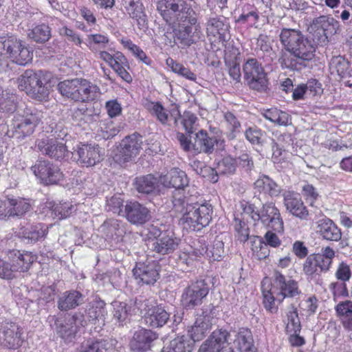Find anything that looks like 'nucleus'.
Wrapping results in <instances>:
<instances>
[{"label": "nucleus", "mask_w": 352, "mask_h": 352, "mask_svg": "<svg viewBox=\"0 0 352 352\" xmlns=\"http://www.w3.org/2000/svg\"><path fill=\"white\" fill-rule=\"evenodd\" d=\"M192 0H158L157 10L166 20L170 21L168 12L171 11L177 16V23L173 28L174 43L182 48L189 47L199 37L200 25L192 9Z\"/></svg>", "instance_id": "f257e3e1"}, {"label": "nucleus", "mask_w": 352, "mask_h": 352, "mask_svg": "<svg viewBox=\"0 0 352 352\" xmlns=\"http://www.w3.org/2000/svg\"><path fill=\"white\" fill-rule=\"evenodd\" d=\"M279 38L285 49L280 51L278 60L282 69L300 71L314 58L316 44L299 30L283 28Z\"/></svg>", "instance_id": "f03ea898"}, {"label": "nucleus", "mask_w": 352, "mask_h": 352, "mask_svg": "<svg viewBox=\"0 0 352 352\" xmlns=\"http://www.w3.org/2000/svg\"><path fill=\"white\" fill-rule=\"evenodd\" d=\"M175 212L182 214L179 223L185 229L199 231L208 226L212 218L213 208L208 203H193L192 196L182 197L180 194L173 200Z\"/></svg>", "instance_id": "7ed1b4c3"}, {"label": "nucleus", "mask_w": 352, "mask_h": 352, "mask_svg": "<svg viewBox=\"0 0 352 352\" xmlns=\"http://www.w3.org/2000/svg\"><path fill=\"white\" fill-rule=\"evenodd\" d=\"M250 218L254 225L261 221L262 225L268 230L277 233H282L284 230V223L279 210L274 203L269 202L263 205L260 210L254 204L247 203L243 206V220L248 221Z\"/></svg>", "instance_id": "20e7f679"}, {"label": "nucleus", "mask_w": 352, "mask_h": 352, "mask_svg": "<svg viewBox=\"0 0 352 352\" xmlns=\"http://www.w3.org/2000/svg\"><path fill=\"white\" fill-rule=\"evenodd\" d=\"M335 254V251L327 246L322 248L320 253L310 254L305 258L302 272L309 282L316 285L322 284L321 273H327L329 271Z\"/></svg>", "instance_id": "39448f33"}, {"label": "nucleus", "mask_w": 352, "mask_h": 352, "mask_svg": "<svg viewBox=\"0 0 352 352\" xmlns=\"http://www.w3.org/2000/svg\"><path fill=\"white\" fill-rule=\"evenodd\" d=\"M18 87L38 101L47 100L50 94L47 80L41 71L28 69L17 79Z\"/></svg>", "instance_id": "423d86ee"}, {"label": "nucleus", "mask_w": 352, "mask_h": 352, "mask_svg": "<svg viewBox=\"0 0 352 352\" xmlns=\"http://www.w3.org/2000/svg\"><path fill=\"white\" fill-rule=\"evenodd\" d=\"M41 120V116L39 113L26 109L22 113H17L14 115L8 135L16 138L28 136L34 132Z\"/></svg>", "instance_id": "0eeeda50"}, {"label": "nucleus", "mask_w": 352, "mask_h": 352, "mask_svg": "<svg viewBox=\"0 0 352 352\" xmlns=\"http://www.w3.org/2000/svg\"><path fill=\"white\" fill-rule=\"evenodd\" d=\"M148 247L153 252L162 254L173 252L179 246L180 239L168 231L162 232L157 227H151L148 232Z\"/></svg>", "instance_id": "6e6552de"}, {"label": "nucleus", "mask_w": 352, "mask_h": 352, "mask_svg": "<svg viewBox=\"0 0 352 352\" xmlns=\"http://www.w3.org/2000/svg\"><path fill=\"white\" fill-rule=\"evenodd\" d=\"M6 51L8 58L13 62L20 65H25L32 60L33 54L25 44L11 35L1 36L0 38V47Z\"/></svg>", "instance_id": "1a4fd4ad"}, {"label": "nucleus", "mask_w": 352, "mask_h": 352, "mask_svg": "<svg viewBox=\"0 0 352 352\" xmlns=\"http://www.w3.org/2000/svg\"><path fill=\"white\" fill-rule=\"evenodd\" d=\"M209 293V286L204 280L191 282L182 292L180 302L185 309H193L201 305Z\"/></svg>", "instance_id": "9d476101"}, {"label": "nucleus", "mask_w": 352, "mask_h": 352, "mask_svg": "<svg viewBox=\"0 0 352 352\" xmlns=\"http://www.w3.org/2000/svg\"><path fill=\"white\" fill-rule=\"evenodd\" d=\"M272 294L276 295L278 302H283L285 299L293 298L301 294L298 283L291 278H287L279 271H274L273 282L270 285Z\"/></svg>", "instance_id": "9b49d317"}, {"label": "nucleus", "mask_w": 352, "mask_h": 352, "mask_svg": "<svg viewBox=\"0 0 352 352\" xmlns=\"http://www.w3.org/2000/svg\"><path fill=\"white\" fill-rule=\"evenodd\" d=\"M244 78L248 87L257 91H263L267 87L266 73L256 58H249L243 64Z\"/></svg>", "instance_id": "f8f14e48"}, {"label": "nucleus", "mask_w": 352, "mask_h": 352, "mask_svg": "<svg viewBox=\"0 0 352 352\" xmlns=\"http://www.w3.org/2000/svg\"><path fill=\"white\" fill-rule=\"evenodd\" d=\"M142 138L138 133H133L122 140L113 156L116 162L122 164L133 160L142 149Z\"/></svg>", "instance_id": "ddd939ff"}, {"label": "nucleus", "mask_w": 352, "mask_h": 352, "mask_svg": "<svg viewBox=\"0 0 352 352\" xmlns=\"http://www.w3.org/2000/svg\"><path fill=\"white\" fill-rule=\"evenodd\" d=\"M23 329L13 322H0V345L9 349L19 348L23 341Z\"/></svg>", "instance_id": "4468645a"}, {"label": "nucleus", "mask_w": 352, "mask_h": 352, "mask_svg": "<svg viewBox=\"0 0 352 352\" xmlns=\"http://www.w3.org/2000/svg\"><path fill=\"white\" fill-rule=\"evenodd\" d=\"M32 170L44 185L57 184L63 179L60 168L48 161H38L32 166Z\"/></svg>", "instance_id": "2eb2a0df"}, {"label": "nucleus", "mask_w": 352, "mask_h": 352, "mask_svg": "<svg viewBox=\"0 0 352 352\" xmlns=\"http://www.w3.org/2000/svg\"><path fill=\"white\" fill-rule=\"evenodd\" d=\"M160 266L155 261L138 262L133 270L138 284L153 285L159 278Z\"/></svg>", "instance_id": "dca6fc26"}, {"label": "nucleus", "mask_w": 352, "mask_h": 352, "mask_svg": "<svg viewBox=\"0 0 352 352\" xmlns=\"http://www.w3.org/2000/svg\"><path fill=\"white\" fill-rule=\"evenodd\" d=\"M73 156L78 164L89 167L100 162L102 155L98 145L80 144L76 146Z\"/></svg>", "instance_id": "f3484780"}, {"label": "nucleus", "mask_w": 352, "mask_h": 352, "mask_svg": "<svg viewBox=\"0 0 352 352\" xmlns=\"http://www.w3.org/2000/svg\"><path fill=\"white\" fill-rule=\"evenodd\" d=\"M30 208L28 200L17 197H6L0 199V219L14 216H21Z\"/></svg>", "instance_id": "a211bd4d"}, {"label": "nucleus", "mask_w": 352, "mask_h": 352, "mask_svg": "<svg viewBox=\"0 0 352 352\" xmlns=\"http://www.w3.org/2000/svg\"><path fill=\"white\" fill-rule=\"evenodd\" d=\"M158 182L166 188H174L177 189V192L173 195L180 194L182 197H186L183 195L184 188L188 185V178L186 173L177 168H174L170 170L166 174L162 175Z\"/></svg>", "instance_id": "6ab92c4d"}, {"label": "nucleus", "mask_w": 352, "mask_h": 352, "mask_svg": "<svg viewBox=\"0 0 352 352\" xmlns=\"http://www.w3.org/2000/svg\"><path fill=\"white\" fill-rule=\"evenodd\" d=\"M223 243L221 241H217L212 250L208 251V247L204 239L198 240L197 243H194V247H190L188 251V257L192 259H197L198 258L206 255L214 261H219L223 254Z\"/></svg>", "instance_id": "aec40b11"}, {"label": "nucleus", "mask_w": 352, "mask_h": 352, "mask_svg": "<svg viewBox=\"0 0 352 352\" xmlns=\"http://www.w3.org/2000/svg\"><path fill=\"white\" fill-rule=\"evenodd\" d=\"M48 226L42 223H26L15 231L16 235L27 243H34L45 238L48 232Z\"/></svg>", "instance_id": "412c9836"}, {"label": "nucleus", "mask_w": 352, "mask_h": 352, "mask_svg": "<svg viewBox=\"0 0 352 352\" xmlns=\"http://www.w3.org/2000/svg\"><path fill=\"white\" fill-rule=\"evenodd\" d=\"M37 146L42 153L56 160H62L69 153L63 140L42 139L38 140Z\"/></svg>", "instance_id": "4be33fe9"}, {"label": "nucleus", "mask_w": 352, "mask_h": 352, "mask_svg": "<svg viewBox=\"0 0 352 352\" xmlns=\"http://www.w3.org/2000/svg\"><path fill=\"white\" fill-rule=\"evenodd\" d=\"M144 305V320L146 324L151 327H161L168 322L170 314L163 307L149 302H146Z\"/></svg>", "instance_id": "5701e85b"}, {"label": "nucleus", "mask_w": 352, "mask_h": 352, "mask_svg": "<svg viewBox=\"0 0 352 352\" xmlns=\"http://www.w3.org/2000/svg\"><path fill=\"white\" fill-rule=\"evenodd\" d=\"M329 69L331 74H338L346 87H352V68L347 58L340 55L333 56L329 61Z\"/></svg>", "instance_id": "b1692460"}, {"label": "nucleus", "mask_w": 352, "mask_h": 352, "mask_svg": "<svg viewBox=\"0 0 352 352\" xmlns=\"http://www.w3.org/2000/svg\"><path fill=\"white\" fill-rule=\"evenodd\" d=\"M121 5L125 13L136 22L140 29L146 28L147 16L140 0H122Z\"/></svg>", "instance_id": "393cba45"}, {"label": "nucleus", "mask_w": 352, "mask_h": 352, "mask_svg": "<svg viewBox=\"0 0 352 352\" xmlns=\"http://www.w3.org/2000/svg\"><path fill=\"white\" fill-rule=\"evenodd\" d=\"M284 205L294 216L303 220L309 215V212L302 201L299 193L294 191H286L283 193Z\"/></svg>", "instance_id": "a878e982"}, {"label": "nucleus", "mask_w": 352, "mask_h": 352, "mask_svg": "<svg viewBox=\"0 0 352 352\" xmlns=\"http://www.w3.org/2000/svg\"><path fill=\"white\" fill-rule=\"evenodd\" d=\"M133 224L142 225L148 221L151 217L147 208L137 201L128 202L122 214Z\"/></svg>", "instance_id": "bb28decb"}, {"label": "nucleus", "mask_w": 352, "mask_h": 352, "mask_svg": "<svg viewBox=\"0 0 352 352\" xmlns=\"http://www.w3.org/2000/svg\"><path fill=\"white\" fill-rule=\"evenodd\" d=\"M55 324L57 333L65 342H72L77 333L79 325H82L80 318L75 316H68L64 322L56 320Z\"/></svg>", "instance_id": "cd10ccee"}, {"label": "nucleus", "mask_w": 352, "mask_h": 352, "mask_svg": "<svg viewBox=\"0 0 352 352\" xmlns=\"http://www.w3.org/2000/svg\"><path fill=\"white\" fill-rule=\"evenodd\" d=\"M11 263L10 269L12 270V277L14 272H25L36 261V257L30 252L16 250L10 252L9 256Z\"/></svg>", "instance_id": "c85d7f7f"}, {"label": "nucleus", "mask_w": 352, "mask_h": 352, "mask_svg": "<svg viewBox=\"0 0 352 352\" xmlns=\"http://www.w3.org/2000/svg\"><path fill=\"white\" fill-rule=\"evenodd\" d=\"M228 333L221 329L214 331L200 346L197 352H221L226 347Z\"/></svg>", "instance_id": "c756f323"}, {"label": "nucleus", "mask_w": 352, "mask_h": 352, "mask_svg": "<svg viewBox=\"0 0 352 352\" xmlns=\"http://www.w3.org/2000/svg\"><path fill=\"white\" fill-rule=\"evenodd\" d=\"M157 338V334L151 330L141 329L136 331L130 342L133 351H146L151 346V343Z\"/></svg>", "instance_id": "7c9ffc66"}, {"label": "nucleus", "mask_w": 352, "mask_h": 352, "mask_svg": "<svg viewBox=\"0 0 352 352\" xmlns=\"http://www.w3.org/2000/svg\"><path fill=\"white\" fill-rule=\"evenodd\" d=\"M74 210L75 206L70 202L56 204L54 201H47L42 208V212L45 213L46 217L63 219L70 216Z\"/></svg>", "instance_id": "2f4dec72"}, {"label": "nucleus", "mask_w": 352, "mask_h": 352, "mask_svg": "<svg viewBox=\"0 0 352 352\" xmlns=\"http://www.w3.org/2000/svg\"><path fill=\"white\" fill-rule=\"evenodd\" d=\"M317 232L324 239L327 241H338L342 237L340 229L329 218L318 221Z\"/></svg>", "instance_id": "473e14b6"}, {"label": "nucleus", "mask_w": 352, "mask_h": 352, "mask_svg": "<svg viewBox=\"0 0 352 352\" xmlns=\"http://www.w3.org/2000/svg\"><path fill=\"white\" fill-rule=\"evenodd\" d=\"M254 188L258 192L272 197H278L281 192V187L267 175H261L254 183Z\"/></svg>", "instance_id": "72a5a7b5"}, {"label": "nucleus", "mask_w": 352, "mask_h": 352, "mask_svg": "<svg viewBox=\"0 0 352 352\" xmlns=\"http://www.w3.org/2000/svg\"><path fill=\"white\" fill-rule=\"evenodd\" d=\"M339 28V21L333 17L327 15H321L314 19L311 25V28H319V30H322L329 36L336 34Z\"/></svg>", "instance_id": "f704fd0d"}, {"label": "nucleus", "mask_w": 352, "mask_h": 352, "mask_svg": "<svg viewBox=\"0 0 352 352\" xmlns=\"http://www.w3.org/2000/svg\"><path fill=\"white\" fill-rule=\"evenodd\" d=\"M211 328L210 319L207 316L198 317L194 324L188 331L190 336L194 342L204 339Z\"/></svg>", "instance_id": "c9c22d12"}, {"label": "nucleus", "mask_w": 352, "mask_h": 352, "mask_svg": "<svg viewBox=\"0 0 352 352\" xmlns=\"http://www.w3.org/2000/svg\"><path fill=\"white\" fill-rule=\"evenodd\" d=\"M114 339L89 342L82 347L81 352H118Z\"/></svg>", "instance_id": "e433bc0d"}, {"label": "nucleus", "mask_w": 352, "mask_h": 352, "mask_svg": "<svg viewBox=\"0 0 352 352\" xmlns=\"http://www.w3.org/2000/svg\"><path fill=\"white\" fill-rule=\"evenodd\" d=\"M193 342L184 336H178L164 346L161 352H192Z\"/></svg>", "instance_id": "4c0bfd02"}, {"label": "nucleus", "mask_w": 352, "mask_h": 352, "mask_svg": "<svg viewBox=\"0 0 352 352\" xmlns=\"http://www.w3.org/2000/svg\"><path fill=\"white\" fill-rule=\"evenodd\" d=\"M262 116L271 122L279 126H288L291 122V116L285 111L276 108L263 109Z\"/></svg>", "instance_id": "58836bf2"}, {"label": "nucleus", "mask_w": 352, "mask_h": 352, "mask_svg": "<svg viewBox=\"0 0 352 352\" xmlns=\"http://www.w3.org/2000/svg\"><path fill=\"white\" fill-rule=\"evenodd\" d=\"M144 108L154 116L162 124L167 123L169 117V111L159 102H153L149 100L143 101Z\"/></svg>", "instance_id": "ea45409f"}, {"label": "nucleus", "mask_w": 352, "mask_h": 352, "mask_svg": "<svg viewBox=\"0 0 352 352\" xmlns=\"http://www.w3.org/2000/svg\"><path fill=\"white\" fill-rule=\"evenodd\" d=\"M82 301V295L77 291L67 292L58 300V308L62 311L74 309Z\"/></svg>", "instance_id": "a19ab883"}, {"label": "nucleus", "mask_w": 352, "mask_h": 352, "mask_svg": "<svg viewBox=\"0 0 352 352\" xmlns=\"http://www.w3.org/2000/svg\"><path fill=\"white\" fill-rule=\"evenodd\" d=\"M336 311L339 316L342 317L344 328L352 331V301L346 300L339 302L336 307Z\"/></svg>", "instance_id": "79ce46f5"}, {"label": "nucleus", "mask_w": 352, "mask_h": 352, "mask_svg": "<svg viewBox=\"0 0 352 352\" xmlns=\"http://www.w3.org/2000/svg\"><path fill=\"white\" fill-rule=\"evenodd\" d=\"M219 141L216 138H210L208 135L206 131L200 130L196 133L195 144L194 146H199L200 151L210 153L214 150V144H218Z\"/></svg>", "instance_id": "37998d69"}, {"label": "nucleus", "mask_w": 352, "mask_h": 352, "mask_svg": "<svg viewBox=\"0 0 352 352\" xmlns=\"http://www.w3.org/2000/svg\"><path fill=\"white\" fill-rule=\"evenodd\" d=\"M263 304L265 309L272 313L278 311V306L276 305V296L272 294V289L270 284L266 285L265 280L262 282Z\"/></svg>", "instance_id": "c03bdc74"}, {"label": "nucleus", "mask_w": 352, "mask_h": 352, "mask_svg": "<svg viewBox=\"0 0 352 352\" xmlns=\"http://www.w3.org/2000/svg\"><path fill=\"white\" fill-rule=\"evenodd\" d=\"M107 34H90L87 36L86 45L91 52L106 48L109 43Z\"/></svg>", "instance_id": "a18cd8bd"}, {"label": "nucleus", "mask_w": 352, "mask_h": 352, "mask_svg": "<svg viewBox=\"0 0 352 352\" xmlns=\"http://www.w3.org/2000/svg\"><path fill=\"white\" fill-rule=\"evenodd\" d=\"M113 316L121 324L126 323L131 316V307L124 302L115 300L112 302Z\"/></svg>", "instance_id": "49530a36"}, {"label": "nucleus", "mask_w": 352, "mask_h": 352, "mask_svg": "<svg viewBox=\"0 0 352 352\" xmlns=\"http://www.w3.org/2000/svg\"><path fill=\"white\" fill-rule=\"evenodd\" d=\"M87 314L89 320H102L103 322L104 318L107 314V311L105 309V302L101 300L93 301L90 303Z\"/></svg>", "instance_id": "de8ad7c7"}, {"label": "nucleus", "mask_w": 352, "mask_h": 352, "mask_svg": "<svg viewBox=\"0 0 352 352\" xmlns=\"http://www.w3.org/2000/svg\"><path fill=\"white\" fill-rule=\"evenodd\" d=\"M136 188L139 192L149 194L153 192L157 187V179L152 175H147L137 178Z\"/></svg>", "instance_id": "09e8293b"}, {"label": "nucleus", "mask_w": 352, "mask_h": 352, "mask_svg": "<svg viewBox=\"0 0 352 352\" xmlns=\"http://www.w3.org/2000/svg\"><path fill=\"white\" fill-rule=\"evenodd\" d=\"M0 96V119L3 118L4 116L12 113L16 109V104L14 102V96L10 94L7 91L4 94L3 91L1 92Z\"/></svg>", "instance_id": "8fccbe9b"}, {"label": "nucleus", "mask_w": 352, "mask_h": 352, "mask_svg": "<svg viewBox=\"0 0 352 352\" xmlns=\"http://www.w3.org/2000/svg\"><path fill=\"white\" fill-rule=\"evenodd\" d=\"M118 132L111 119L101 120L98 124V135L102 139L108 140L114 137Z\"/></svg>", "instance_id": "3c124183"}, {"label": "nucleus", "mask_w": 352, "mask_h": 352, "mask_svg": "<svg viewBox=\"0 0 352 352\" xmlns=\"http://www.w3.org/2000/svg\"><path fill=\"white\" fill-rule=\"evenodd\" d=\"M28 36L37 43H45L50 38L51 30L48 25L41 24L34 27L28 33Z\"/></svg>", "instance_id": "603ef678"}, {"label": "nucleus", "mask_w": 352, "mask_h": 352, "mask_svg": "<svg viewBox=\"0 0 352 352\" xmlns=\"http://www.w3.org/2000/svg\"><path fill=\"white\" fill-rule=\"evenodd\" d=\"M206 29L209 34L219 35L221 38L225 36L228 25L219 18H210L207 23Z\"/></svg>", "instance_id": "864d4df0"}, {"label": "nucleus", "mask_w": 352, "mask_h": 352, "mask_svg": "<svg viewBox=\"0 0 352 352\" xmlns=\"http://www.w3.org/2000/svg\"><path fill=\"white\" fill-rule=\"evenodd\" d=\"M77 78L60 82L58 89L61 95L76 101Z\"/></svg>", "instance_id": "5fc2aeb1"}, {"label": "nucleus", "mask_w": 352, "mask_h": 352, "mask_svg": "<svg viewBox=\"0 0 352 352\" xmlns=\"http://www.w3.org/2000/svg\"><path fill=\"white\" fill-rule=\"evenodd\" d=\"M287 322L286 324V333H300L301 324L298 317L297 309L292 307V310L287 314Z\"/></svg>", "instance_id": "6e6d98bb"}, {"label": "nucleus", "mask_w": 352, "mask_h": 352, "mask_svg": "<svg viewBox=\"0 0 352 352\" xmlns=\"http://www.w3.org/2000/svg\"><path fill=\"white\" fill-rule=\"evenodd\" d=\"M101 95L100 87L95 83L86 79L82 102H89L97 100Z\"/></svg>", "instance_id": "4d7b16f0"}, {"label": "nucleus", "mask_w": 352, "mask_h": 352, "mask_svg": "<svg viewBox=\"0 0 352 352\" xmlns=\"http://www.w3.org/2000/svg\"><path fill=\"white\" fill-rule=\"evenodd\" d=\"M304 85L307 91V97H316L321 96L323 93L322 84L315 78L309 79Z\"/></svg>", "instance_id": "13d9d810"}, {"label": "nucleus", "mask_w": 352, "mask_h": 352, "mask_svg": "<svg viewBox=\"0 0 352 352\" xmlns=\"http://www.w3.org/2000/svg\"><path fill=\"white\" fill-rule=\"evenodd\" d=\"M123 199L120 195H115L107 201V210L118 215L123 214L124 210H122Z\"/></svg>", "instance_id": "bf43d9fd"}, {"label": "nucleus", "mask_w": 352, "mask_h": 352, "mask_svg": "<svg viewBox=\"0 0 352 352\" xmlns=\"http://www.w3.org/2000/svg\"><path fill=\"white\" fill-rule=\"evenodd\" d=\"M245 138L252 145H260L261 144L262 131L257 126L249 127L245 132Z\"/></svg>", "instance_id": "052dcab7"}, {"label": "nucleus", "mask_w": 352, "mask_h": 352, "mask_svg": "<svg viewBox=\"0 0 352 352\" xmlns=\"http://www.w3.org/2000/svg\"><path fill=\"white\" fill-rule=\"evenodd\" d=\"M60 35L66 37L67 41L72 42L78 47H81L82 39L80 35L73 30L64 26L59 30Z\"/></svg>", "instance_id": "680f3d73"}, {"label": "nucleus", "mask_w": 352, "mask_h": 352, "mask_svg": "<svg viewBox=\"0 0 352 352\" xmlns=\"http://www.w3.org/2000/svg\"><path fill=\"white\" fill-rule=\"evenodd\" d=\"M235 160L230 157H224L217 166L218 171L223 174H230L235 171Z\"/></svg>", "instance_id": "e2e57ef3"}, {"label": "nucleus", "mask_w": 352, "mask_h": 352, "mask_svg": "<svg viewBox=\"0 0 352 352\" xmlns=\"http://www.w3.org/2000/svg\"><path fill=\"white\" fill-rule=\"evenodd\" d=\"M181 119L182 124L186 131L192 133L194 132V125L197 119L195 115L189 111H185Z\"/></svg>", "instance_id": "0e129e2a"}, {"label": "nucleus", "mask_w": 352, "mask_h": 352, "mask_svg": "<svg viewBox=\"0 0 352 352\" xmlns=\"http://www.w3.org/2000/svg\"><path fill=\"white\" fill-rule=\"evenodd\" d=\"M351 276L350 267L344 262L339 263L336 272V277L338 280L345 282L349 280Z\"/></svg>", "instance_id": "69168bd1"}, {"label": "nucleus", "mask_w": 352, "mask_h": 352, "mask_svg": "<svg viewBox=\"0 0 352 352\" xmlns=\"http://www.w3.org/2000/svg\"><path fill=\"white\" fill-rule=\"evenodd\" d=\"M243 173L252 179L257 173L252 158L248 154H243Z\"/></svg>", "instance_id": "338daca9"}, {"label": "nucleus", "mask_w": 352, "mask_h": 352, "mask_svg": "<svg viewBox=\"0 0 352 352\" xmlns=\"http://www.w3.org/2000/svg\"><path fill=\"white\" fill-rule=\"evenodd\" d=\"M105 109L111 118L119 116L122 112L121 104L117 100L107 101L105 104Z\"/></svg>", "instance_id": "774afa93"}]
</instances>
